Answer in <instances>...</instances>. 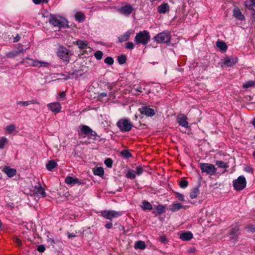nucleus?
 I'll return each mask as SVG.
<instances>
[{"label": "nucleus", "instance_id": "1", "mask_svg": "<svg viewBox=\"0 0 255 255\" xmlns=\"http://www.w3.org/2000/svg\"><path fill=\"white\" fill-rule=\"evenodd\" d=\"M150 35L147 30H143L136 33L134 41L137 45L141 44L143 45H146L149 41Z\"/></svg>", "mask_w": 255, "mask_h": 255}, {"label": "nucleus", "instance_id": "2", "mask_svg": "<svg viewBox=\"0 0 255 255\" xmlns=\"http://www.w3.org/2000/svg\"><path fill=\"white\" fill-rule=\"evenodd\" d=\"M49 22L54 26H57L59 28L67 27L68 26L67 20L64 17L58 15H51Z\"/></svg>", "mask_w": 255, "mask_h": 255}, {"label": "nucleus", "instance_id": "3", "mask_svg": "<svg viewBox=\"0 0 255 255\" xmlns=\"http://www.w3.org/2000/svg\"><path fill=\"white\" fill-rule=\"evenodd\" d=\"M22 62H27L29 65L38 68L47 67L50 65V64L47 62L29 58H26L22 60Z\"/></svg>", "mask_w": 255, "mask_h": 255}, {"label": "nucleus", "instance_id": "4", "mask_svg": "<svg viewBox=\"0 0 255 255\" xmlns=\"http://www.w3.org/2000/svg\"><path fill=\"white\" fill-rule=\"evenodd\" d=\"M117 126L122 132H128L131 130L132 125L127 119H122L120 120L117 123Z\"/></svg>", "mask_w": 255, "mask_h": 255}, {"label": "nucleus", "instance_id": "5", "mask_svg": "<svg viewBox=\"0 0 255 255\" xmlns=\"http://www.w3.org/2000/svg\"><path fill=\"white\" fill-rule=\"evenodd\" d=\"M233 185L236 190L238 191H242L246 186V179L243 175H241L233 181Z\"/></svg>", "mask_w": 255, "mask_h": 255}, {"label": "nucleus", "instance_id": "6", "mask_svg": "<svg viewBox=\"0 0 255 255\" xmlns=\"http://www.w3.org/2000/svg\"><path fill=\"white\" fill-rule=\"evenodd\" d=\"M122 211L115 210H104L101 212V215L106 219L112 220L114 218H118L123 215Z\"/></svg>", "mask_w": 255, "mask_h": 255}, {"label": "nucleus", "instance_id": "7", "mask_svg": "<svg viewBox=\"0 0 255 255\" xmlns=\"http://www.w3.org/2000/svg\"><path fill=\"white\" fill-rule=\"evenodd\" d=\"M171 36L167 31H163L157 34L153 38L154 41L158 43H167L170 42Z\"/></svg>", "mask_w": 255, "mask_h": 255}, {"label": "nucleus", "instance_id": "8", "mask_svg": "<svg viewBox=\"0 0 255 255\" xmlns=\"http://www.w3.org/2000/svg\"><path fill=\"white\" fill-rule=\"evenodd\" d=\"M200 167L202 172L206 173L210 175H214L217 171V168L215 166L210 163H200Z\"/></svg>", "mask_w": 255, "mask_h": 255}, {"label": "nucleus", "instance_id": "9", "mask_svg": "<svg viewBox=\"0 0 255 255\" xmlns=\"http://www.w3.org/2000/svg\"><path fill=\"white\" fill-rule=\"evenodd\" d=\"M58 56L64 61H67L69 60V55L68 50L64 46H61L58 48L57 51Z\"/></svg>", "mask_w": 255, "mask_h": 255}, {"label": "nucleus", "instance_id": "10", "mask_svg": "<svg viewBox=\"0 0 255 255\" xmlns=\"http://www.w3.org/2000/svg\"><path fill=\"white\" fill-rule=\"evenodd\" d=\"M48 109L54 114L59 113L62 109L61 104L59 102H52L47 104Z\"/></svg>", "mask_w": 255, "mask_h": 255}, {"label": "nucleus", "instance_id": "11", "mask_svg": "<svg viewBox=\"0 0 255 255\" xmlns=\"http://www.w3.org/2000/svg\"><path fill=\"white\" fill-rule=\"evenodd\" d=\"M134 8L130 4H126L122 6L118 9V11L121 14L125 16H128L133 10Z\"/></svg>", "mask_w": 255, "mask_h": 255}, {"label": "nucleus", "instance_id": "12", "mask_svg": "<svg viewBox=\"0 0 255 255\" xmlns=\"http://www.w3.org/2000/svg\"><path fill=\"white\" fill-rule=\"evenodd\" d=\"M238 62L237 56H226L224 58L223 64L228 67H231Z\"/></svg>", "mask_w": 255, "mask_h": 255}, {"label": "nucleus", "instance_id": "13", "mask_svg": "<svg viewBox=\"0 0 255 255\" xmlns=\"http://www.w3.org/2000/svg\"><path fill=\"white\" fill-rule=\"evenodd\" d=\"M141 114L147 117H152L155 115L154 110L149 107L143 106L139 109Z\"/></svg>", "mask_w": 255, "mask_h": 255}, {"label": "nucleus", "instance_id": "14", "mask_svg": "<svg viewBox=\"0 0 255 255\" xmlns=\"http://www.w3.org/2000/svg\"><path fill=\"white\" fill-rule=\"evenodd\" d=\"M187 120V117L183 115H179L177 117V123L179 125L185 128H188V123Z\"/></svg>", "mask_w": 255, "mask_h": 255}, {"label": "nucleus", "instance_id": "15", "mask_svg": "<svg viewBox=\"0 0 255 255\" xmlns=\"http://www.w3.org/2000/svg\"><path fill=\"white\" fill-rule=\"evenodd\" d=\"M239 229L238 227L232 228L229 233L230 238L235 243L238 238Z\"/></svg>", "mask_w": 255, "mask_h": 255}, {"label": "nucleus", "instance_id": "16", "mask_svg": "<svg viewBox=\"0 0 255 255\" xmlns=\"http://www.w3.org/2000/svg\"><path fill=\"white\" fill-rule=\"evenodd\" d=\"M65 182L68 185L81 184V182L75 177L67 176L65 179Z\"/></svg>", "mask_w": 255, "mask_h": 255}, {"label": "nucleus", "instance_id": "17", "mask_svg": "<svg viewBox=\"0 0 255 255\" xmlns=\"http://www.w3.org/2000/svg\"><path fill=\"white\" fill-rule=\"evenodd\" d=\"M233 16L237 19L241 21L245 18V16L242 14L240 9L237 7H235L233 9Z\"/></svg>", "mask_w": 255, "mask_h": 255}, {"label": "nucleus", "instance_id": "18", "mask_svg": "<svg viewBox=\"0 0 255 255\" xmlns=\"http://www.w3.org/2000/svg\"><path fill=\"white\" fill-rule=\"evenodd\" d=\"M2 171L9 177H12L14 176L16 173V170L15 169L11 168L8 166L4 167Z\"/></svg>", "mask_w": 255, "mask_h": 255}, {"label": "nucleus", "instance_id": "19", "mask_svg": "<svg viewBox=\"0 0 255 255\" xmlns=\"http://www.w3.org/2000/svg\"><path fill=\"white\" fill-rule=\"evenodd\" d=\"M169 10V6L168 3H164L160 5L157 7V11L159 13H165L168 12Z\"/></svg>", "mask_w": 255, "mask_h": 255}, {"label": "nucleus", "instance_id": "20", "mask_svg": "<svg viewBox=\"0 0 255 255\" xmlns=\"http://www.w3.org/2000/svg\"><path fill=\"white\" fill-rule=\"evenodd\" d=\"M184 208V206L179 203H173L169 207V210L172 212H175Z\"/></svg>", "mask_w": 255, "mask_h": 255}, {"label": "nucleus", "instance_id": "21", "mask_svg": "<svg viewBox=\"0 0 255 255\" xmlns=\"http://www.w3.org/2000/svg\"><path fill=\"white\" fill-rule=\"evenodd\" d=\"M131 34V31L130 30H128L125 33H124L123 35H121L118 37V40L120 42H123L124 41H127L130 35Z\"/></svg>", "mask_w": 255, "mask_h": 255}, {"label": "nucleus", "instance_id": "22", "mask_svg": "<svg viewBox=\"0 0 255 255\" xmlns=\"http://www.w3.org/2000/svg\"><path fill=\"white\" fill-rule=\"evenodd\" d=\"M193 238V234L190 232H186L182 233L180 238L183 241H189Z\"/></svg>", "mask_w": 255, "mask_h": 255}, {"label": "nucleus", "instance_id": "23", "mask_svg": "<svg viewBox=\"0 0 255 255\" xmlns=\"http://www.w3.org/2000/svg\"><path fill=\"white\" fill-rule=\"evenodd\" d=\"M74 44L78 46L80 49H85L88 46V42L86 40H77Z\"/></svg>", "mask_w": 255, "mask_h": 255}, {"label": "nucleus", "instance_id": "24", "mask_svg": "<svg viewBox=\"0 0 255 255\" xmlns=\"http://www.w3.org/2000/svg\"><path fill=\"white\" fill-rule=\"evenodd\" d=\"M16 104L21 106L27 107L30 104H39V103L36 100H32L27 101H17Z\"/></svg>", "mask_w": 255, "mask_h": 255}, {"label": "nucleus", "instance_id": "25", "mask_svg": "<svg viewBox=\"0 0 255 255\" xmlns=\"http://www.w3.org/2000/svg\"><path fill=\"white\" fill-rule=\"evenodd\" d=\"M155 210H153L152 213L153 214H157L158 215H161V214L165 212V207L163 205H159L154 207Z\"/></svg>", "mask_w": 255, "mask_h": 255}, {"label": "nucleus", "instance_id": "26", "mask_svg": "<svg viewBox=\"0 0 255 255\" xmlns=\"http://www.w3.org/2000/svg\"><path fill=\"white\" fill-rule=\"evenodd\" d=\"M79 128L81 132L87 136L89 135V133L91 132V128L87 126L81 125Z\"/></svg>", "mask_w": 255, "mask_h": 255}, {"label": "nucleus", "instance_id": "27", "mask_svg": "<svg viewBox=\"0 0 255 255\" xmlns=\"http://www.w3.org/2000/svg\"><path fill=\"white\" fill-rule=\"evenodd\" d=\"M35 194L38 197H44L45 196L46 193L43 188L40 186L36 189Z\"/></svg>", "mask_w": 255, "mask_h": 255}, {"label": "nucleus", "instance_id": "28", "mask_svg": "<svg viewBox=\"0 0 255 255\" xmlns=\"http://www.w3.org/2000/svg\"><path fill=\"white\" fill-rule=\"evenodd\" d=\"M216 45L220 50L223 52L226 51L227 49V46L226 44L222 41H218L216 42Z\"/></svg>", "mask_w": 255, "mask_h": 255}, {"label": "nucleus", "instance_id": "29", "mask_svg": "<svg viewBox=\"0 0 255 255\" xmlns=\"http://www.w3.org/2000/svg\"><path fill=\"white\" fill-rule=\"evenodd\" d=\"M57 165V163L54 160H51L46 164V166L47 170L51 171L53 168L56 167Z\"/></svg>", "mask_w": 255, "mask_h": 255}, {"label": "nucleus", "instance_id": "30", "mask_svg": "<svg viewBox=\"0 0 255 255\" xmlns=\"http://www.w3.org/2000/svg\"><path fill=\"white\" fill-rule=\"evenodd\" d=\"M200 191L198 188L193 189L190 193V198L191 199H195L199 195Z\"/></svg>", "mask_w": 255, "mask_h": 255}, {"label": "nucleus", "instance_id": "31", "mask_svg": "<svg viewBox=\"0 0 255 255\" xmlns=\"http://www.w3.org/2000/svg\"><path fill=\"white\" fill-rule=\"evenodd\" d=\"M134 248L135 249L143 250L145 248V243L143 241H139L135 244Z\"/></svg>", "mask_w": 255, "mask_h": 255}, {"label": "nucleus", "instance_id": "32", "mask_svg": "<svg viewBox=\"0 0 255 255\" xmlns=\"http://www.w3.org/2000/svg\"><path fill=\"white\" fill-rule=\"evenodd\" d=\"M75 19L79 22L83 21L85 19L84 14L81 12H78L75 14Z\"/></svg>", "mask_w": 255, "mask_h": 255}, {"label": "nucleus", "instance_id": "33", "mask_svg": "<svg viewBox=\"0 0 255 255\" xmlns=\"http://www.w3.org/2000/svg\"><path fill=\"white\" fill-rule=\"evenodd\" d=\"M142 208L143 210H151L152 209V206L149 202L146 201H143L142 202Z\"/></svg>", "mask_w": 255, "mask_h": 255}, {"label": "nucleus", "instance_id": "34", "mask_svg": "<svg viewBox=\"0 0 255 255\" xmlns=\"http://www.w3.org/2000/svg\"><path fill=\"white\" fill-rule=\"evenodd\" d=\"M94 173L96 175L102 176L104 174V171L102 167H98L95 169L94 171Z\"/></svg>", "mask_w": 255, "mask_h": 255}, {"label": "nucleus", "instance_id": "35", "mask_svg": "<svg viewBox=\"0 0 255 255\" xmlns=\"http://www.w3.org/2000/svg\"><path fill=\"white\" fill-rule=\"evenodd\" d=\"M216 165L218 166L219 168H227L229 167V165L227 163L224 162L221 160H218L216 161Z\"/></svg>", "mask_w": 255, "mask_h": 255}, {"label": "nucleus", "instance_id": "36", "mask_svg": "<svg viewBox=\"0 0 255 255\" xmlns=\"http://www.w3.org/2000/svg\"><path fill=\"white\" fill-rule=\"evenodd\" d=\"M255 86V81H249L246 82L243 86V87L245 89H247L250 87H253Z\"/></svg>", "mask_w": 255, "mask_h": 255}, {"label": "nucleus", "instance_id": "37", "mask_svg": "<svg viewBox=\"0 0 255 255\" xmlns=\"http://www.w3.org/2000/svg\"><path fill=\"white\" fill-rule=\"evenodd\" d=\"M135 171L133 170H129L126 174V177L129 179H134L135 177Z\"/></svg>", "mask_w": 255, "mask_h": 255}, {"label": "nucleus", "instance_id": "38", "mask_svg": "<svg viewBox=\"0 0 255 255\" xmlns=\"http://www.w3.org/2000/svg\"><path fill=\"white\" fill-rule=\"evenodd\" d=\"M23 49L19 50V51H12L8 52L6 54L7 57L9 58H13L16 56L19 52H22Z\"/></svg>", "mask_w": 255, "mask_h": 255}, {"label": "nucleus", "instance_id": "39", "mask_svg": "<svg viewBox=\"0 0 255 255\" xmlns=\"http://www.w3.org/2000/svg\"><path fill=\"white\" fill-rule=\"evenodd\" d=\"M126 56L125 55H121L118 58V61L119 64H124L126 62Z\"/></svg>", "mask_w": 255, "mask_h": 255}, {"label": "nucleus", "instance_id": "40", "mask_svg": "<svg viewBox=\"0 0 255 255\" xmlns=\"http://www.w3.org/2000/svg\"><path fill=\"white\" fill-rule=\"evenodd\" d=\"M7 139L5 137H0V149H2Z\"/></svg>", "mask_w": 255, "mask_h": 255}, {"label": "nucleus", "instance_id": "41", "mask_svg": "<svg viewBox=\"0 0 255 255\" xmlns=\"http://www.w3.org/2000/svg\"><path fill=\"white\" fill-rule=\"evenodd\" d=\"M104 62L106 64L111 65L114 63V59L111 57H107L105 59Z\"/></svg>", "mask_w": 255, "mask_h": 255}, {"label": "nucleus", "instance_id": "42", "mask_svg": "<svg viewBox=\"0 0 255 255\" xmlns=\"http://www.w3.org/2000/svg\"><path fill=\"white\" fill-rule=\"evenodd\" d=\"M104 163L107 167L111 168L112 167L113 161L111 158H107L105 159Z\"/></svg>", "mask_w": 255, "mask_h": 255}, {"label": "nucleus", "instance_id": "43", "mask_svg": "<svg viewBox=\"0 0 255 255\" xmlns=\"http://www.w3.org/2000/svg\"><path fill=\"white\" fill-rule=\"evenodd\" d=\"M103 55V52L101 51H97L94 54L95 58L98 60H101L102 58Z\"/></svg>", "mask_w": 255, "mask_h": 255}, {"label": "nucleus", "instance_id": "44", "mask_svg": "<svg viewBox=\"0 0 255 255\" xmlns=\"http://www.w3.org/2000/svg\"><path fill=\"white\" fill-rule=\"evenodd\" d=\"M6 130L9 133H11L14 131L15 129V127L13 125H10L9 126H7L6 128Z\"/></svg>", "mask_w": 255, "mask_h": 255}, {"label": "nucleus", "instance_id": "45", "mask_svg": "<svg viewBox=\"0 0 255 255\" xmlns=\"http://www.w3.org/2000/svg\"><path fill=\"white\" fill-rule=\"evenodd\" d=\"M180 187L182 188H185L188 186V182L186 180H181L179 183Z\"/></svg>", "mask_w": 255, "mask_h": 255}, {"label": "nucleus", "instance_id": "46", "mask_svg": "<svg viewBox=\"0 0 255 255\" xmlns=\"http://www.w3.org/2000/svg\"><path fill=\"white\" fill-rule=\"evenodd\" d=\"M143 169L141 166L137 167L136 168L135 174L137 175H140L143 172Z\"/></svg>", "mask_w": 255, "mask_h": 255}, {"label": "nucleus", "instance_id": "47", "mask_svg": "<svg viewBox=\"0 0 255 255\" xmlns=\"http://www.w3.org/2000/svg\"><path fill=\"white\" fill-rule=\"evenodd\" d=\"M33 3L35 4H39L40 3H47L48 2V0H32Z\"/></svg>", "mask_w": 255, "mask_h": 255}, {"label": "nucleus", "instance_id": "48", "mask_svg": "<svg viewBox=\"0 0 255 255\" xmlns=\"http://www.w3.org/2000/svg\"><path fill=\"white\" fill-rule=\"evenodd\" d=\"M143 89H145V88H143ZM142 88L141 86H138L137 88H135L134 90H133L132 93L134 94H137L136 92L141 93L142 92Z\"/></svg>", "mask_w": 255, "mask_h": 255}, {"label": "nucleus", "instance_id": "49", "mask_svg": "<svg viewBox=\"0 0 255 255\" xmlns=\"http://www.w3.org/2000/svg\"><path fill=\"white\" fill-rule=\"evenodd\" d=\"M126 48L128 49H133L134 48V45L132 42H128L127 43Z\"/></svg>", "mask_w": 255, "mask_h": 255}, {"label": "nucleus", "instance_id": "50", "mask_svg": "<svg viewBox=\"0 0 255 255\" xmlns=\"http://www.w3.org/2000/svg\"><path fill=\"white\" fill-rule=\"evenodd\" d=\"M88 136H90L91 138L95 139L96 137L97 136V134L95 131L92 130V129H91V132L89 133Z\"/></svg>", "mask_w": 255, "mask_h": 255}, {"label": "nucleus", "instance_id": "51", "mask_svg": "<svg viewBox=\"0 0 255 255\" xmlns=\"http://www.w3.org/2000/svg\"><path fill=\"white\" fill-rule=\"evenodd\" d=\"M176 197L180 201H183L184 200V196L182 194H180L179 193H176Z\"/></svg>", "mask_w": 255, "mask_h": 255}, {"label": "nucleus", "instance_id": "52", "mask_svg": "<svg viewBox=\"0 0 255 255\" xmlns=\"http://www.w3.org/2000/svg\"><path fill=\"white\" fill-rule=\"evenodd\" d=\"M253 1H254V0H247L245 2L246 6L248 7L253 6Z\"/></svg>", "mask_w": 255, "mask_h": 255}, {"label": "nucleus", "instance_id": "53", "mask_svg": "<svg viewBox=\"0 0 255 255\" xmlns=\"http://www.w3.org/2000/svg\"><path fill=\"white\" fill-rule=\"evenodd\" d=\"M45 250V248L43 245H39L37 247V251L40 253H43Z\"/></svg>", "mask_w": 255, "mask_h": 255}, {"label": "nucleus", "instance_id": "54", "mask_svg": "<svg viewBox=\"0 0 255 255\" xmlns=\"http://www.w3.org/2000/svg\"><path fill=\"white\" fill-rule=\"evenodd\" d=\"M122 155L126 158H128L131 156L130 153L128 151H123L122 152Z\"/></svg>", "mask_w": 255, "mask_h": 255}, {"label": "nucleus", "instance_id": "55", "mask_svg": "<svg viewBox=\"0 0 255 255\" xmlns=\"http://www.w3.org/2000/svg\"><path fill=\"white\" fill-rule=\"evenodd\" d=\"M14 242L18 246H21L22 244L21 241L17 237L14 238Z\"/></svg>", "mask_w": 255, "mask_h": 255}, {"label": "nucleus", "instance_id": "56", "mask_svg": "<svg viewBox=\"0 0 255 255\" xmlns=\"http://www.w3.org/2000/svg\"><path fill=\"white\" fill-rule=\"evenodd\" d=\"M113 227V224L112 223H107L106 225H105V227L107 228V229H111Z\"/></svg>", "mask_w": 255, "mask_h": 255}, {"label": "nucleus", "instance_id": "57", "mask_svg": "<svg viewBox=\"0 0 255 255\" xmlns=\"http://www.w3.org/2000/svg\"><path fill=\"white\" fill-rule=\"evenodd\" d=\"M160 241L162 243H165L167 242V239L165 236H161L160 239Z\"/></svg>", "mask_w": 255, "mask_h": 255}, {"label": "nucleus", "instance_id": "58", "mask_svg": "<svg viewBox=\"0 0 255 255\" xmlns=\"http://www.w3.org/2000/svg\"><path fill=\"white\" fill-rule=\"evenodd\" d=\"M20 37L18 34H17L16 36L13 39L14 42H17L20 40Z\"/></svg>", "mask_w": 255, "mask_h": 255}, {"label": "nucleus", "instance_id": "59", "mask_svg": "<svg viewBox=\"0 0 255 255\" xmlns=\"http://www.w3.org/2000/svg\"><path fill=\"white\" fill-rule=\"evenodd\" d=\"M66 96V94L64 92H62L60 94H59L58 98L59 99H63Z\"/></svg>", "mask_w": 255, "mask_h": 255}, {"label": "nucleus", "instance_id": "60", "mask_svg": "<svg viewBox=\"0 0 255 255\" xmlns=\"http://www.w3.org/2000/svg\"><path fill=\"white\" fill-rule=\"evenodd\" d=\"M76 236V235L74 233H68V238H74Z\"/></svg>", "mask_w": 255, "mask_h": 255}, {"label": "nucleus", "instance_id": "61", "mask_svg": "<svg viewBox=\"0 0 255 255\" xmlns=\"http://www.w3.org/2000/svg\"><path fill=\"white\" fill-rule=\"evenodd\" d=\"M48 242L49 243H50L51 244H55V242H54V240L52 239H48Z\"/></svg>", "mask_w": 255, "mask_h": 255}, {"label": "nucleus", "instance_id": "62", "mask_svg": "<svg viewBox=\"0 0 255 255\" xmlns=\"http://www.w3.org/2000/svg\"><path fill=\"white\" fill-rule=\"evenodd\" d=\"M100 96L101 97H106L107 96V93H105V92H103L102 93H101L100 94Z\"/></svg>", "mask_w": 255, "mask_h": 255}, {"label": "nucleus", "instance_id": "63", "mask_svg": "<svg viewBox=\"0 0 255 255\" xmlns=\"http://www.w3.org/2000/svg\"><path fill=\"white\" fill-rule=\"evenodd\" d=\"M252 124L255 128V118H254V121L252 122Z\"/></svg>", "mask_w": 255, "mask_h": 255}, {"label": "nucleus", "instance_id": "64", "mask_svg": "<svg viewBox=\"0 0 255 255\" xmlns=\"http://www.w3.org/2000/svg\"><path fill=\"white\" fill-rule=\"evenodd\" d=\"M253 6L255 7V0H254V1L253 2Z\"/></svg>", "mask_w": 255, "mask_h": 255}]
</instances>
